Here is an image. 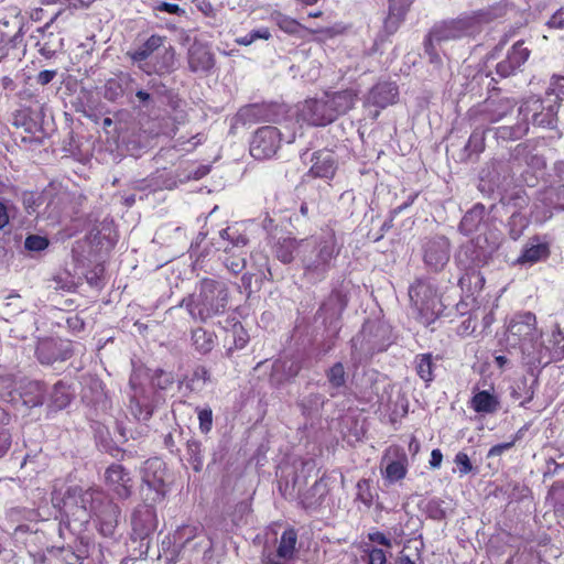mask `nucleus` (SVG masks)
Returning a JSON list of instances; mask_svg holds the SVG:
<instances>
[{
  "mask_svg": "<svg viewBox=\"0 0 564 564\" xmlns=\"http://www.w3.org/2000/svg\"><path fill=\"white\" fill-rule=\"evenodd\" d=\"M229 301L228 288L225 283L210 278H203L198 283V292L184 299L188 314L203 323L223 315Z\"/></svg>",
  "mask_w": 564,
  "mask_h": 564,
  "instance_id": "obj_1",
  "label": "nucleus"
},
{
  "mask_svg": "<svg viewBox=\"0 0 564 564\" xmlns=\"http://www.w3.org/2000/svg\"><path fill=\"white\" fill-rule=\"evenodd\" d=\"M301 247L304 275L323 280L338 254L335 232L329 231L326 236L305 241Z\"/></svg>",
  "mask_w": 564,
  "mask_h": 564,
  "instance_id": "obj_2",
  "label": "nucleus"
},
{
  "mask_svg": "<svg viewBox=\"0 0 564 564\" xmlns=\"http://www.w3.org/2000/svg\"><path fill=\"white\" fill-rule=\"evenodd\" d=\"M409 296L416 310L415 318L420 324L430 326L438 318L442 303L431 285L419 281L411 285Z\"/></svg>",
  "mask_w": 564,
  "mask_h": 564,
  "instance_id": "obj_3",
  "label": "nucleus"
},
{
  "mask_svg": "<svg viewBox=\"0 0 564 564\" xmlns=\"http://www.w3.org/2000/svg\"><path fill=\"white\" fill-rule=\"evenodd\" d=\"M166 475V465L162 459L154 457L145 460L141 486L145 502L158 503L164 500L167 491Z\"/></svg>",
  "mask_w": 564,
  "mask_h": 564,
  "instance_id": "obj_4",
  "label": "nucleus"
},
{
  "mask_svg": "<svg viewBox=\"0 0 564 564\" xmlns=\"http://www.w3.org/2000/svg\"><path fill=\"white\" fill-rule=\"evenodd\" d=\"M558 109V105L552 102L551 98L530 97L520 106L519 112L523 116V121L527 122L531 116L533 126L554 128L557 122Z\"/></svg>",
  "mask_w": 564,
  "mask_h": 564,
  "instance_id": "obj_5",
  "label": "nucleus"
},
{
  "mask_svg": "<svg viewBox=\"0 0 564 564\" xmlns=\"http://www.w3.org/2000/svg\"><path fill=\"white\" fill-rule=\"evenodd\" d=\"M508 339L513 345L523 347L525 344H532L541 337L538 328L536 316L532 312L516 313L508 324Z\"/></svg>",
  "mask_w": 564,
  "mask_h": 564,
  "instance_id": "obj_6",
  "label": "nucleus"
},
{
  "mask_svg": "<svg viewBox=\"0 0 564 564\" xmlns=\"http://www.w3.org/2000/svg\"><path fill=\"white\" fill-rule=\"evenodd\" d=\"M516 101L510 98H487L484 102L470 108L467 112L469 120L481 123H497L512 113Z\"/></svg>",
  "mask_w": 564,
  "mask_h": 564,
  "instance_id": "obj_7",
  "label": "nucleus"
},
{
  "mask_svg": "<svg viewBox=\"0 0 564 564\" xmlns=\"http://www.w3.org/2000/svg\"><path fill=\"white\" fill-rule=\"evenodd\" d=\"M384 463L386 466L381 470L384 485H393L406 477L409 459L405 451L400 445L393 444L384 449L381 464Z\"/></svg>",
  "mask_w": 564,
  "mask_h": 564,
  "instance_id": "obj_8",
  "label": "nucleus"
},
{
  "mask_svg": "<svg viewBox=\"0 0 564 564\" xmlns=\"http://www.w3.org/2000/svg\"><path fill=\"white\" fill-rule=\"evenodd\" d=\"M221 245L219 248L227 253L224 259V264L228 271L232 274L242 272L246 268V258L241 252H230L235 247H243L248 243V238L238 232L237 229L227 227L219 232Z\"/></svg>",
  "mask_w": 564,
  "mask_h": 564,
  "instance_id": "obj_9",
  "label": "nucleus"
},
{
  "mask_svg": "<svg viewBox=\"0 0 564 564\" xmlns=\"http://www.w3.org/2000/svg\"><path fill=\"white\" fill-rule=\"evenodd\" d=\"M272 19L281 31L293 36H302L301 32L303 31L308 34H322L324 40H328L344 34L347 30V28L341 23L326 28L310 29L301 24L296 19L281 12H274L272 14Z\"/></svg>",
  "mask_w": 564,
  "mask_h": 564,
  "instance_id": "obj_10",
  "label": "nucleus"
},
{
  "mask_svg": "<svg viewBox=\"0 0 564 564\" xmlns=\"http://www.w3.org/2000/svg\"><path fill=\"white\" fill-rule=\"evenodd\" d=\"M281 145V132L272 126L260 127L250 142V154L256 160L272 158Z\"/></svg>",
  "mask_w": 564,
  "mask_h": 564,
  "instance_id": "obj_11",
  "label": "nucleus"
},
{
  "mask_svg": "<svg viewBox=\"0 0 564 564\" xmlns=\"http://www.w3.org/2000/svg\"><path fill=\"white\" fill-rule=\"evenodd\" d=\"M297 116L299 120L313 127H325L335 121L325 95L304 100Z\"/></svg>",
  "mask_w": 564,
  "mask_h": 564,
  "instance_id": "obj_12",
  "label": "nucleus"
},
{
  "mask_svg": "<svg viewBox=\"0 0 564 564\" xmlns=\"http://www.w3.org/2000/svg\"><path fill=\"white\" fill-rule=\"evenodd\" d=\"M35 356L42 365H53L56 361H65L73 356L69 341L59 338L44 337L37 340Z\"/></svg>",
  "mask_w": 564,
  "mask_h": 564,
  "instance_id": "obj_13",
  "label": "nucleus"
},
{
  "mask_svg": "<svg viewBox=\"0 0 564 564\" xmlns=\"http://www.w3.org/2000/svg\"><path fill=\"white\" fill-rule=\"evenodd\" d=\"M155 503L147 502L135 508L131 517L132 538L134 540H144L149 538L158 528V516L154 508Z\"/></svg>",
  "mask_w": 564,
  "mask_h": 564,
  "instance_id": "obj_14",
  "label": "nucleus"
},
{
  "mask_svg": "<svg viewBox=\"0 0 564 564\" xmlns=\"http://www.w3.org/2000/svg\"><path fill=\"white\" fill-rule=\"evenodd\" d=\"M311 163L312 165L306 173L308 177L332 181L336 176L338 160L333 150L321 149L313 152Z\"/></svg>",
  "mask_w": 564,
  "mask_h": 564,
  "instance_id": "obj_15",
  "label": "nucleus"
},
{
  "mask_svg": "<svg viewBox=\"0 0 564 564\" xmlns=\"http://www.w3.org/2000/svg\"><path fill=\"white\" fill-rule=\"evenodd\" d=\"M105 484L118 499H128L132 494L130 473L120 464H111L105 471Z\"/></svg>",
  "mask_w": 564,
  "mask_h": 564,
  "instance_id": "obj_16",
  "label": "nucleus"
},
{
  "mask_svg": "<svg viewBox=\"0 0 564 564\" xmlns=\"http://www.w3.org/2000/svg\"><path fill=\"white\" fill-rule=\"evenodd\" d=\"M425 264L434 271H440L449 260V241L446 237L436 236L429 239L423 247Z\"/></svg>",
  "mask_w": 564,
  "mask_h": 564,
  "instance_id": "obj_17",
  "label": "nucleus"
},
{
  "mask_svg": "<svg viewBox=\"0 0 564 564\" xmlns=\"http://www.w3.org/2000/svg\"><path fill=\"white\" fill-rule=\"evenodd\" d=\"M415 0H388V12L382 22L381 33L389 37L394 35L406 19Z\"/></svg>",
  "mask_w": 564,
  "mask_h": 564,
  "instance_id": "obj_18",
  "label": "nucleus"
},
{
  "mask_svg": "<svg viewBox=\"0 0 564 564\" xmlns=\"http://www.w3.org/2000/svg\"><path fill=\"white\" fill-rule=\"evenodd\" d=\"M359 94L360 89L357 86H351L337 91L324 93L335 120L355 108L359 99Z\"/></svg>",
  "mask_w": 564,
  "mask_h": 564,
  "instance_id": "obj_19",
  "label": "nucleus"
},
{
  "mask_svg": "<svg viewBox=\"0 0 564 564\" xmlns=\"http://www.w3.org/2000/svg\"><path fill=\"white\" fill-rule=\"evenodd\" d=\"M530 54L531 51L524 46L523 40L516 42L508 51L506 58L497 64L496 73L502 78L514 75L529 59Z\"/></svg>",
  "mask_w": 564,
  "mask_h": 564,
  "instance_id": "obj_20",
  "label": "nucleus"
},
{
  "mask_svg": "<svg viewBox=\"0 0 564 564\" xmlns=\"http://www.w3.org/2000/svg\"><path fill=\"white\" fill-rule=\"evenodd\" d=\"M163 50L156 52L141 69L148 75H169L175 69L176 52L172 45L162 47Z\"/></svg>",
  "mask_w": 564,
  "mask_h": 564,
  "instance_id": "obj_21",
  "label": "nucleus"
},
{
  "mask_svg": "<svg viewBox=\"0 0 564 564\" xmlns=\"http://www.w3.org/2000/svg\"><path fill=\"white\" fill-rule=\"evenodd\" d=\"M468 30L465 19H452L436 23L427 33L437 44L462 37Z\"/></svg>",
  "mask_w": 564,
  "mask_h": 564,
  "instance_id": "obj_22",
  "label": "nucleus"
},
{
  "mask_svg": "<svg viewBox=\"0 0 564 564\" xmlns=\"http://www.w3.org/2000/svg\"><path fill=\"white\" fill-rule=\"evenodd\" d=\"M101 496V492L95 488L83 489L80 487H72L67 490L65 505H76L84 513L98 512L96 501Z\"/></svg>",
  "mask_w": 564,
  "mask_h": 564,
  "instance_id": "obj_23",
  "label": "nucleus"
},
{
  "mask_svg": "<svg viewBox=\"0 0 564 564\" xmlns=\"http://www.w3.org/2000/svg\"><path fill=\"white\" fill-rule=\"evenodd\" d=\"M188 68L193 73H207L215 65V57L206 44L194 42L187 53Z\"/></svg>",
  "mask_w": 564,
  "mask_h": 564,
  "instance_id": "obj_24",
  "label": "nucleus"
},
{
  "mask_svg": "<svg viewBox=\"0 0 564 564\" xmlns=\"http://www.w3.org/2000/svg\"><path fill=\"white\" fill-rule=\"evenodd\" d=\"M399 97V88L394 83L380 82L377 83L368 93V104L386 108L397 102Z\"/></svg>",
  "mask_w": 564,
  "mask_h": 564,
  "instance_id": "obj_25",
  "label": "nucleus"
},
{
  "mask_svg": "<svg viewBox=\"0 0 564 564\" xmlns=\"http://www.w3.org/2000/svg\"><path fill=\"white\" fill-rule=\"evenodd\" d=\"M468 406L478 414H494L500 409L499 397L492 391L474 389Z\"/></svg>",
  "mask_w": 564,
  "mask_h": 564,
  "instance_id": "obj_26",
  "label": "nucleus"
},
{
  "mask_svg": "<svg viewBox=\"0 0 564 564\" xmlns=\"http://www.w3.org/2000/svg\"><path fill=\"white\" fill-rule=\"evenodd\" d=\"M90 555V543L85 538H78L73 544L57 549V556L65 564H83Z\"/></svg>",
  "mask_w": 564,
  "mask_h": 564,
  "instance_id": "obj_27",
  "label": "nucleus"
},
{
  "mask_svg": "<svg viewBox=\"0 0 564 564\" xmlns=\"http://www.w3.org/2000/svg\"><path fill=\"white\" fill-rule=\"evenodd\" d=\"M167 37L165 35L152 34L140 46L127 52V56L134 63H147L156 52L164 47Z\"/></svg>",
  "mask_w": 564,
  "mask_h": 564,
  "instance_id": "obj_28",
  "label": "nucleus"
},
{
  "mask_svg": "<svg viewBox=\"0 0 564 564\" xmlns=\"http://www.w3.org/2000/svg\"><path fill=\"white\" fill-rule=\"evenodd\" d=\"M329 487L326 476L318 478L302 496L300 503L305 510H313L322 506Z\"/></svg>",
  "mask_w": 564,
  "mask_h": 564,
  "instance_id": "obj_29",
  "label": "nucleus"
},
{
  "mask_svg": "<svg viewBox=\"0 0 564 564\" xmlns=\"http://www.w3.org/2000/svg\"><path fill=\"white\" fill-rule=\"evenodd\" d=\"M550 256V247L546 242L541 243L540 238L534 236L530 242L524 246L518 262L520 263H536L541 260L547 259Z\"/></svg>",
  "mask_w": 564,
  "mask_h": 564,
  "instance_id": "obj_30",
  "label": "nucleus"
},
{
  "mask_svg": "<svg viewBox=\"0 0 564 564\" xmlns=\"http://www.w3.org/2000/svg\"><path fill=\"white\" fill-rule=\"evenodd\" d=\"M130 386L134 390V394L131 397L129 404L131 413L139 421L150 420L154 412V405L152 401L144 395L138 394L137 387L134 386L132 379L130 380Z\"/></svg>",
  "mask_w": 564,
  "mask_h": 564,
  "instance_id": "obj_31",
  "label": "nucleus"
},
{
  "mask_svg": "<svg viewBox=\"0 0 564 564\" xmlns=\"http://www.w3.org/2000/svg\"><path fill=\"white\" fill-rule=\"evenodd\" d=\"M46 388L40 381H30L26 383L21 392L23 403L29 408L42 405L45 400Z\"/></svg>",
  "mask_w": 564,
  "mask_h": 564,
  "instance_id": "obj_32",
  "label": "nucleus"
},
{
  "mask_svg": "<svg viewBox=\"0 0 564 564\" xmlns=\"http://www.w3.org/2000/svg\"><path fill=\"white\" fill-rule=\"evenodd\" d=\"M192 341L197 352L206 355L214 349L217 341V335L203 327H197L192 330Z\"/></svg>",
  "mask_w": 564,
  "mask_h": 564,
  "instance_id": "obj_33",
  "label": "nucleus"
},
{
  "mask_svg": "<svg viewBox=\"0 0 564 564\" xmlns=\"http://www.w3.org/2000/svg\"><path fill=\"white\" fill-rule=\"evenodd\" d=\"M297 544V532L293 527L285 529L280 538L276 556L285 561L294 557Z\"/></svg>",
  "mask_w": 564,
  "mask_h": 564,
  "instance_id": "obj_34",
  "label": "nucleus"
},
{
  "mask_svg": "<svg viewBox=\"0 0 564 564\" xmlns=\"http://www.w3.org/2000/svg\"><path fill=\"white\" fill-rule=\"evenodd\" d=\"M416 375L429 386L434 380L435 365L430 352L419 354L414 358Z\"/></svg>",
  "mask_w": 564,
  "mask_h": 564,
  "instance_id": "obj_35",
  "label": "nucleus"
},
{
  "mask_svg": "<svg viewBox=\"0 0 564 564\" xmlns=\"http://www.w3.org/2000/svg\"><path fill=\"white\" fill-rule=\"evenodd\" d=\"M199 528L193 524H183L178 527L172 534L174 547L181 552L185 546L197 538Z\"/></svg>",
  "mask_w": 564,
  "mask_h": 564,
  "instance_id": "obj_36",
  "label": "nucleus"
},
{
  "mask_svg": "<svg viewBox=\"0 0 564 564\" xmlns=\"http://www.w3.org/2000/svg\"><path fill=\"white\" fill-rule=\"evenodd\" d=\"M488 129L485 128H475L471 134L468 138V141L465 145L464 152L466 158H471L473 155H479L484 152L486 147V133Z\"/></svg>",
  "mask_w": 564,
  "mask_h": 564,
  "instance_id": "obj_37",
  "label": "nucleus"
},
{
  "mask_svg": "<svg viewBox=\"0 0 564 564\" xmlns=\"http://www.w3.org/2000/svg\"><path fill=\"white\" fill-rule=\"evenodd\" d=\"M529 131V122L522 121L514 126L498 127L495 131L496 138L502 141H516L525 135Z\"/></svg>",
  "mask_w": 564,
  "mask_h": 564,
  "instance_id": "obj_38",
  "label": "nucleus"
},
{
  "mask_svg": "<svg viewBox=\"0 0 564 564\" xmlns=\"http://www.w3.org/2000/svg\"><path fill=\"white\" fill-rule=\"evenodd\" d=\"M485 278L481 272L476 268H468L465 273L459 278L458 284L460 288H467L468 291H481L485 286Z\"/></svg>",
  "mask_w": 564,
  "mask_h": 564,
  "instance_id": "obj_39",
  "label": "nucleus"
},
{
  "mask_svg": "<svg viewBox=\"0 0 564 564\" xmlns=\"http://www.w3.org/2000/svg\"><path fill=\"white\" fill-rule=\"evenodd\" d=\"M550 358L552 361H561L564 359V334L558 324L552 330L549 339Z\"/></svg>",
  "mask_w": 564,
  "mask_h": 564,
  "instance_id": "obj_40",
  "label": "nucleus"
},
{
  "mask_svg": "<svg viewBox=\"0 0 564 564\" xmlns=\"http://www.w3.org/2000/svg\"><path fill=\"white\" fill-rule=\"evenodd\" d=\"M326 378L329 387L338 391L346 386L347 373L343 362L337 361L326 370Z\"/></svg>",
  "mask_w": 564,
  "mask_h": 564,
  "instance_id": "obj_41",
  "label": "nucleus"
},
{
  "mask_svg": "<svg viewBox=\"0 0 564 564\" xmlns=\"http://www.w3.org/2000/svg\"><path fill=\"white\" fill-rule=\"evenodd\" d=\"M186 454L188 462L195 471H200L204 465V451L202 442L195 438L186 443Z\"/></svg>",
  "mask_w": 564,
  "mask_h": 564,
  "instance_id": "obj_42",
  "label": "nucleus"
},
{
  "mask_svg": "<svg viewBox=\"0 0 564 564\" xmlns=\"http://www.w3.org/2000/svg\"><path fill=\"white\" fill-rule=\"evenodd\" d=\"M375 494L371 488V480L361 478L356 484L355 501L362 503L367 509L373 505Z\"/></svg>",
  "mask_w": 564,
  "mask_h": 564,
  "instance_id": "obj_43",
  "label": "nucleus"
},
{
  "mask_svg": "<svg viewBox=\"0 0 564 564\" xmlns=\"http://www.w3.org/2000/svg\"><path fill=\"white\" fill-rule=\"evenodd\" d=\"M70 401L72 395L68 392L67 387L62 381L55 383L51 394V405L55 410H63L70 403Z\"/></svg>",
  "mask_w": 564,
  "mask_h": 564,
  "instance_id": "obj_44",
  "label": "nucleus"
},
{
  "mask_svg": "<svg viewBox=\"0 0 564 564\" xmlns=\"http://www.w3.org/2000/svg\"><path fill=\"white\" fill-rule=\"evenodd\" d=\"M124 94L123 82L120 77L107 79L104 87V97L109 101H117Z\"/></svg>",
  "mask_w": 564,
  "mask_h": 564,
  "instance_id": "obj_45",
  "label": "nucleus"
},
{
  "mask_svg": "<svg viewBox=\"0 0 564 564\" xmlns=\"http://www.w3.org/2000/svg\"><path fill=\"white\" fill-rule=\"evenodd\" d=\"M482 209L484 207H481L480 209L475 207L464 215L459 224V228L463 232L468 235L477 230V227L481 220Z\"/></svg>",
  "mask_w": 564,
  "mask_h": 564,
  "instance_id": "obj_46",
  "label": "nucleus"
},
{
  "mask_svg": "<svg viewBox=\"0 0 564 564\" xmlns=\"http://www.w3.org/2000/svg\"><path fill=\"white\" fill-rule=\"evenodd\" d=\"M545 98H551L558 107L564 102V76H553Z\"/></svg>",
  "mask_w": 564,
  "mask_h": 564,
  "instance_id": "obj_47",
  "label": "nucleus"
},
{
  "mask_svg": "<svg viewBox=\"0 0 564 564\" xmlns=\"http://www.w3.org/2000/svg\"><path fill=\"white\" fill-rule=\"evenodd\" d=\"M348 305V296L340 290H333L327 297L324 307H332L338 315L346 310Z\"/></svg>",
  "mask_w": 564,
  "mask_h": 564,
  "instance_id": "obj_48",
  "label": "nucleus"
},
{
  "mask_svg": "<svg viewBox=\"0 0 564 564\" xmlns=\"http://www.w3.org/2000/svg\"><path fill=\"white\" fill-rule=\"evenodd\" d=\"M294 249L295 241L293 239H283L275 246V257L285 264L291 263L294 259Z\"/></svg>",
  "mask_w": 564,
  "mask_h": 564,
  "instance_id": "obj_49",
  "label": "nucleus"
},
{
  "mask_svg": "<svg viewBox=\"0 0 564 564\" xmlns=\"http://www.w3.org/2000/svg\"><path fill=\"white\" fill-rule=\"evenodd\" d=\"M231 336H232V340H234V346L228 348V350H227L228 355L234 349L245 348L249 341V334L245 329V327L242 326V324L240 322H237L232 325Z\"/></svg>",
  "mask_w": 564,
  "mask_h": 564,
  "instance_id": "obj_50",
  "label": "nucleus"
},
{
  "mask_svg": "<svg viewBox=\"0 0 564 564\" xmlns=\"http://www.w3.org/2000/svg\"><path fill=\"white\" fill-rule=\"evenodd\" d=\"M151 383L156 389L166 390L173 386L174 377L171 372L163 369H156L151 377Z\"/></svg>",
  "mask_w": 564,
  "mask_h": 564,
  "instance_id": "obj_51",
  "label": "nucleus"
},
{
  "mask_svg": "<svg viewBox=\"0 0 564 564\" xmlns=\"http://www.w3.org/2000/svg\"><path fill=\"white\" fill-rule=\"evenodd\" d=\"M442 505L443 501L438 498L430 499L424 506V512L433 520H443L446 517V512Z\"/></svg>",
  "mask_w": 564,
  "mask_h": 564,
  "instance_id": "obj_52",
  "label": "nucleus"
},
{
  "mask_svg": "<svg viewBox=\"0 0 564 564\" xmlns=\"http://www.w3.org/2000/svg\"><path fill=\"white\" fill-rule=\"evenodd\" d=\"M435 44H437L436 41L432 40V37L426 34L423 41L424 53L427 55L429 62L431 64L435 66H442L443 61L436 50Z\"/></svg>",
  "mask_w": 564,
  "mask_h": 564,
  "instance_id": "obj_53",
  "label": "nucleus"
},
{
  "mask_svg": "<svg viewBox=\"0 0 564 564\" xmlns=\"http://www.w3.org/2000/svg\"><path fill=\"white\" fill-rule=\"evenodd\" d=\"M48 239L39 235H30L24 241V247L29 251H43L48 247Z\"/></svg>",
  "mask_w": 564,
  "mask_h": 564,
  "instance_id": "obj_54",
  "label": "nucleus"
},
{
  "mask_svg": "<svg viewBox=\"0 0 564 564\" xmlns=\"http://www.w3.org/2000/svg\"><path fill=\"white\" fill-rule=\"evenodd\" d=\"M199 430L203 434H207L213 427V411L209 406L197 409Z\"/></svg>",
  "mask_w": 564,
  "mask_h": 564,
  "instance_id": "obj_55",
  "label": "nucleus"
},
{
  "mask_svg": "<svg viewBox=\"0 0 564 564\" xmlns=\"http://www.w3.org/2000/svg\"><path fill=\"white\" fill-rule=\"evenodd\" d=\"M152 10L153 12H166L177 17H184L186 14L185 9L181 8L178 4L165 1H156L152 4Z\"/></svg>",
  "mask_w": 564,
  "mask_h": 564,
  "instance_id": "obj_56",
  "label": "nucleus"
},
{
  "mask_svg": "<svg viewBox=\"0 0 564 564\" xmlns=\"http://www.w3.org/2000/svg\"><path fill=\"white\" fill-rule=\"evenodd\" d=\"M454 463L457 465L460 476H465L474 469L470 458L465 452H458L455 455Z\"/></svg>",
  "mask_w": 564,
  "mask_h": 564,
  "instance_id": "obj_57",
  "label": "nucleus"
},
{
  "mask_svg": "<svg viewBox=\"0 0 564 564\" xmlns=\"http://www.w3.org/2000/svg\"><path fill=\"white\" fill-rule=\"evenodd\" d=\"M519 440H520L519 434H516L510 442H505V443H500V444H496V445L491 446L487 453V457L491 458V457L502 455L505 452L512 448L514 446V444L517 443V441H519Z\"/></svg>",
  "mask_w": 564,
  "mask_h": 564,
  "instance_id": "obj_58",
  "label": "nucleus"
},
{
  "mask_svg": "<svg viewBox=\"0 0 564 564\" xmlns=\"http://www.w3.org/2000/svg\"><path fill=\"white\" fill-rule=\"evenodd\" d=\"M365 553L368 556L367 564H387V555L383 550L368 546L365 549Z\"/></svg>",
  "mask_w": 564,
  "mask_h": 564,
  "instance_id": "obj_59",
  "label": "nucleus"
},
{
  "mask_svg": "<svg viewBox=\"0 0 564 564\" xmlns=\"http://www.w3.org/2000/svg\"><path fill=\"white\" fill-rule=\"evenodd\" d=\"M553 492L555 495L554 513L564 520V488L558 490L556 487H553Z\"/></svg>",
  "mask_w": 564,
  "mask_h": 564,
  "instance_id": "obj_60",
  "label": "nucleus"
},
{
  "mask_svg": "<svg viewBox=\"0 0 564 564\" xmlns=\"http://www.w3.org/2000/svg\"><path fill=\"white\" fill-rule=\"evenodd\" d=\"M549 29L564 30V7L554 12L546 22Z\"/></svg>",
  "mask_w": 564,
  "mask_h": 564,
  "instance_id": "obj_61",
  "label": "nucleus"
},
{
  "mask_svg": "<svg viewBox=\"0 0 564 564\" xmlns=\"http://www.w3.org/2000/svg\"><path fill=\"white\" fill-rule=\"evenodd\" d=\"M531 216L535 223L543 224L552 217V212L547 208H541L539 205H535L531 212Z\"/></svg>",
  "mask_w": 564,
  "mask_h": 564,
  "instance_id": "obj_62",
  "label": "nucleus"
},
{
  "mask_svg": "<svg viewBox=\"0 0 564 564\" xmlns=\"http://www.w3.org/2000/svg\"><path fill=\"white\" fill-rule=\"evenodd\" d=\"M368 539L373 542V543H378L380 545H383L388 549H390L392 546V543H391V540L383 533V532H380V531H376V532H371L368 534Z\"/></svg>",
  "mask_w": 564,
  "mask_h": 564,
  "instance_id": "obj_63",
  "label": "nucleus"
},
{
  "mask_svg": "<svg viewBox=\"0 0 564 564\" xmlns=\"http://www.w3.org/2000/svg\"><path fill=\"white\" fill-rule=\"evenodd\" d=\"M57 75V70L55 69H44L41 70L36 76L37 84L45 86L50 84Z\"/></svg>",
  "mask_w": 564,
  "mask_h": 564,
  "instance_id": "obj_64",
  "label": "nucleus"
}]
</instances>
